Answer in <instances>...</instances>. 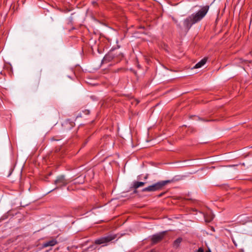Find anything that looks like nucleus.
Listing matches in <instances>:
<instances>
[{"label": "nucleus", "mask_w": 252, "mask_h": 252, "mask_svg": "<svg viewBox=\"0 0 252 252\" xmlns=\"http://www.w3.org/2000/svg\"><path fill=\"white\" fill-rule=\"evenodd\" d=\"M204 218L206 222H209L214 219V215L211 213H207L204 214Z\"/></svg>", "instance_id": "obj_7"}, {"label": "nucleus", "mask_w": 252, "mask_h": 252, "mask_svg": "<svg viewBox=\"0 0 252 252\" xmlns=\"http://www.w3.org/2000/svg\"><path fill=\"white\" fill-rule=\"evenodd\" d=\"M57 244V241L56 239H53L51 240L46 241L42 244V247L43 248H47L48 247H52L55 246Z\"/></svg>", "instance_id": "obj_6"}, {"label": "nucleus", "mask_w": 252, "mask_h": 252, "mask_svg": "<svg viewBox=\"0 0 252 252\" xmlns=\"http://www.w3.org/2000/svg\"><path fill=\"white\" fill-rule=\"evenodd\" d=\"M11 172H12V171H10V173H9V174H8V177H9V176L11 175Z\"/></svg>", "instance_id": "obj_16"}, {"label": "nucleus", "mask_w": 252, "mask_h": 252, "mask_svg": "<svg viewBox=\"0 0 252 252\" xmlns=\"http://www.w3.org/2000/svg\"><path fill=\"white\" fill-rule=\"evenodd\" d=\"M146 183L143 182H135L133 183V188L135 189H137V188L143 186Z\"/></svg>", "instance_id": "obj_9"}, {"label": "nucleus", "mask_w": 252, "mask_h": 252, "mask_svg": "<svg viewBox=\"0 0 252 252\" xmlns=\"http://www.w3.org/2000/svg\"><path fill=\"white\" fill-rule=\"evenodd\" d=\"M147 178H148V175H146V176H145V177H144V179H147Z\"/></svg>", "instance_id": "obj_15"}, {"label": "nucleus", "mask_w": 252, "mask_h": 252, "mask_svg": "<svg viewBox=\"0 0 252 252\" xmlns=\"http://www.w3.org/2000/svg\"><path fill=\"white\" fill-rule=\"evenodd\" d=\"M194 252H204V251L203 248L200 247L198 250H195Z\"/></svg>", "instance_id": "obj_11"}, {"label": "nucleus", "mask_w": 252, "mask_h": 252, "mask_svg": "<svg viewBox=\"0 0 252 252\" xmlns=\"http://www.w3.org/2000/svg\"><path fill=\"white\" fill-rule=\"evenodd\" d=\"M182 241V238H178L176 240H175L174 242L173 245L174 247H178L180 244V243Z\"/></svg>", "instance_id": "obj_10"}, {"label": "nucleus", "mask_w": 252, "mask_h": 252, "mask_svg": "<svg viewBox=\"0 0 252 252\" xmlns=\"http://www.w3.org/2000/svg\"><path fill=\"white\" fill-rule=\"evenodd\" d=\"M116 238V235H109L96 239L94 241V243L97 245L106 244L114 240Z\"/></svg>", "instance_id": "obj_3"}, {"label": "nucleus", "mask_w": 252, "mask_h": 252, "mask_svg": "<svg viewBox=\"0 0 252 252\" xmlns=\"http://www.w3.org/2000/svg\"><path fill=\"white\" fill-rule=\"evenodd\" d=\"M161 195H162V194H160L159 195V196H161Z\"/></svg>", "instance_id": "obj_17"}, {"label": "nucleus", "mask_w": 252, "mask_h": 252, "mask_svg": "<svg viewBox=\"0 0 252 252\" xmlns=\"http://www.w3.org/2000/svg\"><path fill=\"white\" fill-rule=\"evenodd\" d=\"M206 252H211V251L210 249H208L206 251Z\"/></svg>", "instance_id": "obj_14"}, {"label": "nucleus", "mask_w": 252, "mask_h": 252, "mask_svg": "<svg viewBox=\"0 0 252 252\" xmlns=\"http://www.w3.org/2000/svg\"><path fill=\"white\" fill-rule=\"evenodd\" d=\"M109 59V55H106L104 57V60H106L107 59Z\"/></svg>", "instance_id": "obj_13"}, {"label": "nucleus", "mask_w": 252, "mask_h": 252, "mask_svg": "<svg viewBox=\"0 0 252 252\" xmlns=\"http://www.w3.org/2000/svg\"><path fill=\"white\" fill-rule=\"evenodd\" d=\"M68 181L65 179L64 176L61 175L57 177V179L55 181V184L59 187H62L65 186Z\"/></svg>", "instance_id": "obj_5"}, {"label": "nucleus", "mask_w": 252, "mask_h": 252, "mask_svg": "<svg viewBox=\"0 0 252 252\" xmlns=\"http://www.w3.org/2000/svg\"><path fill=\"white\" fill-rule=\"evenodd\" d=\"M167 233V231H164L152 236L151 241L153 244H156L160 242Z\"/></svg>", "instance_id": "obj_4"}, {"label": "nucleus", "mask_w": 252, "mask_h": 252, "mask_svg": "<svg viewBox=\"0 0 252 252\" xmlns=\"http://www.w3.org/2000/svg\"><path fill=\"white\" fill-rule=\"evenodd\" d=\"M171 182L170 180L162 181L155 184L145 188L142 189L143 192L155 191L161 189L164 186Z\"/></svg>", "instance_id": "obj_2"}, {"label": "nucleus", "mask_w": 252, "mask_h": 252, "mask_svg": "<svg viewBox=\"0 0 252 252\" xmlns=\"http://www.w3.org/2000/svg\"><path fill=\"white\" fill-rule=\"evenodd\" d=\"M207 62V59L204 58L201 60L199 62L197 63L194 66V68H199L201 67L203 65H204Z\"/></svg>", "instance_id": "obj_8"}, {"label": "nucleus", "mask_w": 252, "mask_h": 252, "mask_svg": "<svg viewBox=\"0 0 252 252\" xmlns=\"http://www.w3.org/2000/svg\"><path fill=\"white\" fill-rule=\"evenodd\" d=\"M209 6H203L197 12L192 14L185 20L184 25L186 29L189 30L192 25L200 21L208 11Z\"/></svg>", "instance_id": "obj_1"}, {"label": "nucleus", "mask_w": 252, "mask_h": 252, "mask_svg": "<svg viewBox=\"0 0 252 252\" xmlns=\"http://www.w3.org/2000/svg\"><path fill=\"white\" fill-rule=\"evenodd\" d=\"M245 157H252V151L248 153V154L245 156Z\"/></svg>", "instance_id": "obj_12"}]
</instances>
